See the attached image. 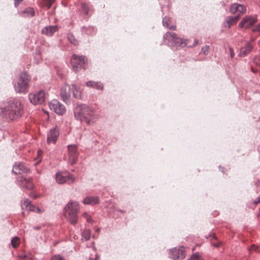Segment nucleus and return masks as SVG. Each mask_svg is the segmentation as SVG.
Returning <instances> with one entry per match:
<instances>
[{
    "mask_svg": "<svg viewBox=\"0 0 260 260\" xmlns=\"http://www.w3.org/2000/svg\"><path fill=\"white\" fill-rule=\"evenodd\" d=\"M23 113V105L18 100L7 102L4 106H0V116L10 120H17Z\"/></svg>",
    "mask_w": 260,
    "mask_h": 260,
    "instance_id": "nucleus-1",
    "label": "nucleus"
},
{
    "mask_svg": "<svg viewBox=\"0 0 260 260\" xmlns=\"http://www.w3.org/2000/svg\"><path fill=\"white\" fill-rule=\"evenodd\" d=\"M94 110L87 105H82L77 107L75 110V116L81 121H84L87 124H90L96 120V116L94 114Z\"/></svg>",
    "mask_w": 260,
    "mask_h": 260,
    "instance_id": "nucleus-2",
    "label": "nucleus"
},
{
    "mask_svg": "<svg viewBox=\"0 0 260 260\" xmlns=\"http://www.w3.org/2000/svg\"><path fill=\"white\" fill-rule=\"evenodd\" d=\"M79 211V204L76 201H70L64 208L63 214L66 219L72 224L77 223V213Z\"/></svg>",
    "mask_w": 260,
    "mask_h": 260,
    "instance_id": "nucleus-3",
    "label": "nucleus"
},
{
    "mask_svg": "<svg viewBox=\"0 0 260 260\" xmlns=\"http://www.w3.org/2000/svg\"><path fill=\"white\" fill-rule=\"evenodd\" d=\"M30 78L26 72L21 73L17 82L15 85V89L17 92L24 93L27 92L29 85Z\"/></svg>",
    "mask_w": 260,
    "mask_h": 260,
    "instance_id": "nucleus-4",
    "label": "nucleus"
},
{
    "mask_svg": "<svg viewBox=\"0 0 260 260\" xmlns=\"http://www.w3.org/2000/svg\"><path fill=\"white\" fill-rule=\"evenodd\" d=\"M71 63L73 71L78 72L83 69L85 70L87 66V60L85 56L74 54L71 58Z\"/></svg>",
    "mask_w": 260,
    "mask_h": 260,
    "instance_id": "nucleus-5",
    "label": "nucleus"
},
{
    "mask_svg": "<svg viewBox=\"0 0 260 260\" xmlns=\"http://www.w3.org/2000/svg\"><path fill=\"white\" fill-rule=\"evenodd\" d=\"M164 38L168 42L174 44L176 46L180 47L181 48L185 47L188 44V40H183L174 32H166L164 35Z\"/></svg>",
    "mask_w": 260,
    "mask_h": 260,
    "instance_id": "nucleus-6",
    "label": "nucleus"
},
{
    "mask_svg": "<svg viewBox=\"0 0 260 260\" xmlns=\"http://www.w3.org/2000/svg\"><path fill=\"white\" fill-rule=\"evenodd\" d=\"M56 180L59 184L66 182L70 184L74 182L75 178L68 172L58 173L56 175Z\"/></svg>",
    "mask_w": 260,
    "mask_h": 260,
    "instance_id": "nucleus-7",
    "label": "nucleus"
},
{
    "mask_svg": "<svg viewBox=\"0 0 260 260\" xmlns=\"http://www.w3.org/2000/svg\"><path fill=\"white\" fill-rule=\"evenodd\" d=\"M29 100L34 105L41 104L45 101V92L40 90L37 93L29 94Z\"/></svg>",
    "mask_w": 260,
    "mask_h": 260,
    "instance_id": "nucleus-8",
    "label": "nucleus"
},
{
    "mask_svg": "<svg viewBox=\"0 0 260 260\" xmlns=\"http://www.w3.org/2000/svg\"><path fill=\"white\" fill-rule=\"evenodd\" d=\"M49 108L59 115H62L66 112L65 107L57 100H52L49 104Z\"/></svg>",
    "mask_w": 260,
    "mask_h": 260,
    "instance_id": "nucleus-9",
    "label": "nucleus"
},
{
    "mask_svg": "<svg viewBox=\"0 0 260 260\" xmlns=\"http://www.w3.org/2000/svg\"><path fill=\"white\" fill-rule=\"evenodd\" d=\"M172 258L174 260H181L185 258L186 253L183 247L175 248L171 250Z\"/></svg>",
    "mask_w": 260,
    "mask_h": 260,
    "instance_id": "nucleus-10",
    "label": "nucleus"
},
{
    "mask_svg": "<svg viewBox=\"0 0 260 260\" xmlns=\"http://www.w3.org/2000/svg\"><path fill=\"white\" fill-rule=\"evenodd\" d=\"M68 153L69 156V161L71 164H74L78 156V151L77 146L75 145H70L68 146Z\"/></svg>",
    "mask_w": 260,
    "mask_h": 260,
    "instance_id": "nucleus-11",
    "label": "nucleus"
},
{
    "mask_svg": "<svg viewBox=\"0 0 260 260\" xmlns=\"http://www.w3.org/2000/svg\"><path fill=\"white\" fill-rule=\"evenodd\" d=\"M59 136L58 129L55 127L51 128L47 134V142L48 144H55Z\"/></svg>",
    "mask_w": 260,
    "mask_h": 260,
    "instance_id": "nucleus-12",
    "label": "nucleus"
},
{
    "mask_svg": "<svg viewBox=\"0 0 260 260\" xmlns=\"http://www.w3.org/2000/svg\"><path fill=\"white\" fill-rule=\"evenodd\" d=\"M29 170L23 163L16 162L13 166V172L16 174H27Z\"/></svg>",
    "mask_w": 260,
    "mask_h": 260,
    "instance_id": "nucleus-13",
    "label": "nucleus"
},
{
    "mask_svg": "<svg viewBox=\"0 0 260 260\" xmlns=\"http://www.w3.org/2000/svg\"><path fill=\"white\" fill-rule=\"evenodd\" d=\"M18 181L20 186L27 189H31L34 184L31 178H26L23 176L18 178Z\"/></svg>",
    "mask_w": 260,
    "mask_h": 260,
    "instance_id": "nucleus-14",
    "label": "nucleus"
},
{
    "mask_svg": "<svg viewBox=\"0 0 260 260\" xmlns=\"http://www.w3.org/2000/svg\"><path fill=\"white\" fill-rule=\"evenodd\" d=\"M256 21L254 17L250 16H246L240 22L239 24V27L241 28H248L253 25Z\"/></svg>",
    "mask_w": 260,
    "mask_h": 260,
    "instance_id": "nucleus-15",
    "label": "nucleus"
},
{
    "mask_svg": "<svg viewBox=\"0 0 260 260\" xmlns=\"http://www.w3.org/2000/svg\"><path fill=\"white\" fill-rule=\"evenodd\" d=\"M230 12L233 14H235L237 12L243 14L246 12V8L243 5L234 4L231 7Z\"/></svg>",
    "mask_w": 260,
    "mask_h": 260,
    "instance_id": "nucleus-16",
    "label": "nucleus"
},
{
    "mask_svg": "<svg viewBox=\"0 0 260 260\" xmlns=\"http://www.w3.org/2000/svg\"><path fill=\"white\" fill-rule=\"evenodd\" d=\"M253 48L252 45L249 43H246L245 45L241 48L239 56L240 57H244L250 53L252 49Z\"/></svg>",
    "mask_w": 260,
    "mask_h": 260,
    "instance_id": "nucleus-17",
    "label": "nucleus"
},
{
    "mask_svg": "<svg viewBox=\"0 0 260 260\" xmlns=\"http://www.w3.org/2000/svg\"><path fill=\"white\" fill-rule=\"evenodd\" d=\"M60 96L65 102H67L70 97V87L68 85H64L60 89Z\"/></svg>",
    "mask_w": 260,
    "mask_h": 260,
    "instance_id": "nucleus-18",
    "label": "nucleus"
},
{
    "mask_svg": "<svg viewBox=\"0 0 260 260\" xmlns=\"http://www.w3.org/2000/svg\"><path fill=\"white\" fill-rule=\"evenodd\" d=\"M57 30V26H48L42 29V34L51 36Z\"/></svg>",
    "mask_w": 260,
    "mask_h": 260,
    "instance_id": "nucleus-19",
    "label": "nucleus"
},
{
    "mask_svg": "<svg viewBox=\"0 0 260 260\" xmlns=\"http://www.w3.org/2000/svg\"><path fill=\"white\" fill-rule=\"evenodd\" d=\"M240 18V15L235 16H229L227 18L226 20L225 27L230 28L232 25L237 23Z\"/></svg>",
    "mask_w": 260,
    "mask_h": 260,
    "instance_id": "nucleus-20",
    "label": "nucleus"
},
{
    "mask_svg": "<svg viewBox=\"0 0 260 260\" xmlns=\"http://www.w3.org/2000/svg\"><path fill=\"white\" fill-rule=\"evenodd\" d=\"M86 85L87 87L95 88L98 90H102L104 88V85L103 83L100 82L89 81L86 83Z\"/></svg>",
    "mask_w": 260,
    "mask_h": 260,
    "instance_id": "nucleus-21",
    "label": "nucleus"
},
{
    "mask_svg": "<svg viewBox=\"0 0 260 260\" xmlns=\"http://www.w3.org/2000/svg\"><path fill=\"white\" fill-rule=\"evenodd\" d=\"M99 202V200L97 197H87L83 201V204L91 205L97 204Z\"/></svg>",
    "mask_w": 260,
    "mask_h": 260,
    "instance_id": "nucleus-22",
    "label": "nucleus"
},
{
    "mask_svg": "<svg viewBox=\"0 0 260 260\" xmlns=\"http://www.w3.org/2000/svg\"><path fill=\"white\" fill-rule=\"evenodd\" d=\"M72 91L73 96L76 99H81L82 93L80 90V88L75 84L72 85Z\"/></svg>",
    "mask_w": 260,
    "mask_h": 260,
    "instance_id": "nucleus-23",
    "label": "nucleus"
},
{
    "mask_svg": "<svg viewBox=\"0 0 260 260\" xmlns=\"http://www.w3.org/2000/svg\"><path fill=\"white\" fill-rule=\"evenodd\" d=\"M21 206L23 209L28 210V211H35V206L31 205L30 201L28 199H26L23 201Z\"/></svg>",
    "mask_w": 260,
    "mask_h": 260,
    "instance_id": "nucleus-24",
    "label": "nucleus"
},
{
    "mask_svg": "<svg viewBox=\"0 0 260 260\" xmlns=\"http://www.w3.org/2000/svg\"><path fill=\"white\" fill-rule=\"evenodd\" d=\"M170 20L169 18L165 17L164 18L162 23L164 26L169 28L171 30H176V25H170Z\"/></svg>",
    "mask_w": 260,
    "mask_h": 260,
    "instance_id": "nucleus-25",
    "label": "nucleus"
},
{
    "mask_svg": "<svg viewBox=\"0 0 260 260\" xmlns=\"http://www.w3.org/2000/svg\"><path fill=\"white\" fill-rule=\"evenodd\" d=\"M22 13L26 14V16L33 17L35 15V12L33 8H27L24 11L22 12Z\"/></svg>",
    "mask_w": 260,
    "mask_h": 260,
    "instance_id": "nucleus-26",
    "label": "nucleus"
},
{
    "mask_svg": "<svg viewBox=\"0 0 260 260\" xmlns=\"http://www.w3.org/2000/svg\"><path fill=\"white\" fill-rule=\"evenodd\" d=\"M11 244L13 248H16L20 244V239L19 238L16 237L13 238L11 240Z\"/></svg>",
    "mask_w": 260,
    "mask_h": 260,
    "instance_id": "nucleus-27",
    "label": "nucleus"
},
{
    "mask_svg": "<svg viewBox=\"0 0 260 260\" xmlns=\"http://www.w3.org/2000/svg\"><path fill=\"white\" fill-rule=\"evenodd\" d=\"M68 39L71 43L73 44L74 45H77L78 44V41L74 37V36L72 34L68 35Z\"/></svg>",
    "mask_w": 260,
    "mask_h": 260,
    "instance_id": "nucleus-28",
    "label": "nucleus"
},
{
    "mask_svg": "<svg viewBox=\"0 0 260 260\" xmlns=\"http://www.w3.org/2000/svg\"><path fill=\"white\" fill-rule=\"evenodd\" d=\"M55 0H44L43 2V6L47 7L48 9H49L52 4L54 3Z\"/></svg>",
    "mask_w": 260,
    "mask_h": 260,
    "instance_id": "nucleus-29",
    "label": "nucleus"
},
{
    "mask_svg": "<svg viewBox=\"0 0 260 260\" xmlns=\"http://www.w3.org/2000/svg\"><path fill=\"white\" fill-rule=\"evenodd\" d=\"M89 260H98V256L96 254V252L94 249L92 250V253L90 254V255L88 257Z\"/></svg>",
    "mask_w": 260,
    "mask_h": 260,
    "instance_id": "nucleus-30",
    "label": "nucleus"
},
{
    "mask_svg": "<svg viewBox=\"0 0 260 260\" xmlns=\"http://www.w3.org/2000/svg\"><path fill=\"white\" fill-rule=\"evenodd\" d=\"M82 236L85 238L86 241L88 240L90 237V232L89 230H85L82 233Z\"/></svg>",
    "mask_w": 260,
    "mask_h": 260,
    "instance_id": "nucleus-31",
    "label": "nucleus"
},
{
    "mask_svg": "<svg viewBox=\"0 0 260 260\" xmlns=\"http://www.w3.org/2000/svg\"><path fill=\"white\" fill-rule=\"evenodd\" d=\"M82 217L85 218L88 222L91 223L92 222V219L89 215L86 212H84L82 214Z\"/></svg>",
    "mask_w": 260,
    "mask_h": 260,
    "instance_id": "nucleus-32",
    "label": "nucleus"
},
{
    "mask_svg": "<svg viewBox=\"0 0 260 260\" xmlns=\"http://www.w3.org/2000/svg\"><path fill=\"white\" fill-rule=\"evenodd\" d=\"M190 260H203L198 253H196L192 255Z\"/></svg>",
    "mask_w": 260,
    "mask_h": 260,
    "instance_id": "nucleus-33",
    "label": "nucleus"
},
{
    "mask_svg": "<svg viewBox=\"0 0 260 260\" xmlns=\"http://www.w3.org/2000/svg\"><path fill=\"white\" fill-rule=\"evenodd\" d=\"M250 251H254L257 252H259V247L255 244L251 245V247L249 249Z\"/></svg>",
    "mask_w": 260,
    "mask_h": 260,
    "instance_id": "nucleus-34",
    "label": "nucleus"
},
{
    "mask_svg": "<svg viewBox=\"0 0 260 260\" xmlns=\"http://www.w3.org/2000/svg\"><path fill=\"white\" fill-rule=\"evenodd\" d=\"M209 50V46L208 45H206V46L203 47L202 48V51L203 52V53L204 55L207 54Z\"/></svg>",
    "mask_w": 260,
    "mask_h": 260,
    "instance_id": "nucleus-35",
    "label": "nucleus"
},
{
    "mask_svg": "<svg viewBox=\"0 0 260 260\" xmlns=\"http://www.w3.org/2000/svg\"><path fill=\"white\" fill-rule=\"evenodd\" d=\"M51 260H66L63 257H62L60 255H55L53 256L51 259Z\"/></svg>",
    "mask_w": 260,
    "mask_h": 260,
    "instance_id": "nucleus-36",
    "label": "nucleus"
},
{
    "mask_svg": "<svg viewBox=\"0 0 260 260\" xmlns=\"http://www.w3.org/2000/svg\"><path fill=\"white\" fill-rule=\"evenodd\" d=\"M82 8L86 14H88V7L86 4H82Z\"/></svg>",
    "mask_w": 260,
    "mask_h": 260,
    "instance_id": "nucleus-37",
    "label": "nucleus"
},
{
    "mask_svg": "<svg viewBox=\"0 0 260 260\" xmlns=\"http://www.w3.org/2000/svg\"><path fill=\"white\" fill-rule=\"evenodd\" d=\"M254 62L256 64L260 66V55L256 56L254 58Z\"/></svg>",
    "mask_w": 260,
    "mask_h": 260,
    "instance_id": "nucleus-38",
    "label": "nucleus"
},
{
    "mask_svg": "<svg viewBox=\"0 0 260 260\" xmlns=\"http://www.w3.org/2000/svg\"><path fill=\"white\" fill-rule=\"evenodd\" d=\"M253 31L258 32L260 34V23L253 29Z\"/></svg>",
    "mask_w": 260,
    "mask_h": 260,
    "instance_id": "nucleus-39",
    "label": "nucleus"
},
{
    "mask_svg": "<svg viewBox=\"0 0 260 260\" xmlns=\"http://www.w3.org/2000/svg\"><path fill=\"white\" fill-rule=\"evenodd\" d=\"M35 211H33L35 212L38 213H42L44 211V210L43 209L40 208L39 207H35Z\"/></svg>",
    "mask_w": 260,
    "mask_h": 260,
    "instance_id": "nucleus-40",
    "label": "nucleus"
},
{
    "mask_svg": "<svg viewBox=\"0 0 260 260\" xmlns=\"http://www.w3.org/2000/svg\"><path fill=\"white\" fill-rule=\"evenodd\" d=\"M221 244V243L220 242L217 241L214 242V241H212V245L215 247H219Z\"/></svg>",
    "mask_w": 260,
    "mask_h": 260,
    "instance_id": "nucleus-41",
    "label": "nucleus"
},
{
    "mask_svg": "<svg viewBox=\"0 0 260 260\" xmlns=\"http://www.w3.org/2000/svg\"><path fill=\"white\" fill-rule=\"evenodd\" d=\"M23 0H14V5L15 7H17L18 5L22 2Z\"/></svg>",
    "mask_w": 260,
    "mask_h": 260,
    "instance_id": "nucleus-42",
    "label": "nucleus"
},
{
    "mask_svg": "<svg viewBox=\"0 0 260 260\" xmlns=\"http://www.w3.org/2000/svg\"><path fill=\"white\" fill-rule=\"evenodd\" d=\"M229 50H230V53L231 57V58H233L234 56V51H233V49L231 48H230Z\"/></svg>",
    "mask_w": 260,
    "mask_h": 260,
    "instance_id": "nucleus-43",
    "label": "nucleus"
},
{
    "mask_svg": "<svg viewBox=\"0 0 260 260\" xmlns=\"http://www.w3.org/2000/svg\"><path fill=\"white\" fill-rule=\"evenodd\" d=\"M258 203H260V197H258L254 201V204L255 205H257Z\"/></svg>",
    "mask_w": 260,
    "mask_h": 260,
    "instance_id": "nucleus-44",
    "label": "nucleus"
},
{
    "mask_svg": "<svg viewBox=\"0 0 260 260\" xmlns=\"http://www.w3.org/2000/svg\"><path fill=\"white\" fill-rule=\"evenodd\" d=\"M198 44V40H194V44L192 45L193 46H195Z\"/></svg>",
    "mask_w": 260,
    "mask_h": 260,
    "instance_id": "nucleus-45",
    "label": "nucleus"
},
{
    "mask_svg": "<svg viewBox=\"0 0 260 260\" xmlns=\"http://www.w3.org/2000/svg\"><path fill=\"white\" fill-rule=\"evenodd\" d=\"M200 246V245H199V244H197V245L194 246V248H193V249H192V251L195 250V249H196V247L197 246Z\"/></svg>",
    "mask_w": 260,
    "mask_h": 260,
    "instance_id": "nucleus-46",
    "label": "nucleus"
},
{
    "mask_svg": "<svg viewBox=\"0 0 260 260\" xmlns=\"http://www.w3.org/2000/svg\"><path fill=\"white\" fill-rule=\"evenodd\" d=\"M34 229H36V230H39L40 229V226H36Z\"/></svg>",
    "mask_w": 260,
    "mask_h": 260,
    "instance_id": "nucleus-47",
    "label": "nucleus"
},
{
    "mask_svg": "<svg viewBox=\"0 0 260 260\" xmlns=\"http://www.w3.org/2000/svg\"><path fill=\"white\" fill-rule=\"evenodd\" d=\"M213 238H214L215 241H217V238L215 236H214Z\"/></svg>",
    "mask_w": 260,
    "mask_h": 260,
    "instance_id": "nucleus-48",
    "label": "nucleus"
},
{
    "mask_svg": "<svg viewBox=\"0 0 260 260\" xmlns=\"http://www.w3.org/2000/svg\"><path fill=\"white\" fill-rule=\"evenodd\" d=\"M258 45H259V46H260V40L258 41Z\"/></svg>",
    "mask_w": 260,
    "mask_h": 260,
    "instance_id": "nucleus-49",
    "label": "nucleus"
}]
</instances>
